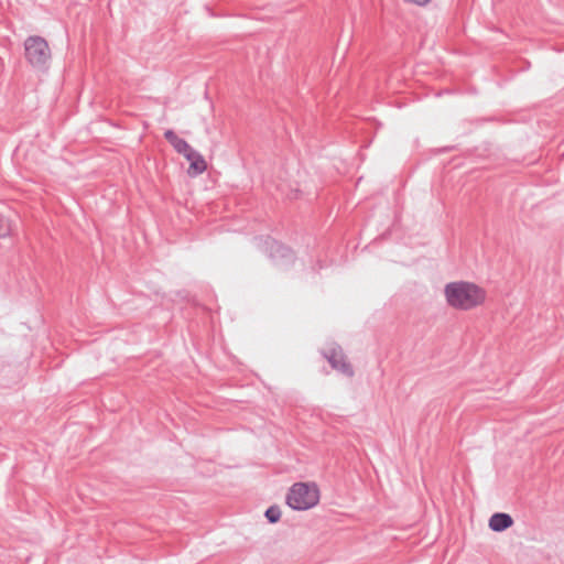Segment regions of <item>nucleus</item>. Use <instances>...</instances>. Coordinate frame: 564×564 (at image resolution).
<instances>
[{"instance_id":"nucleus-1","label":"nucleus","mask_w":564,"mask_h":564,"mask_svg":"<svg viewBox=\"0 0 564 564\" xmlns=\"http://www.w3.org/2000/svg\"><path fill=\"white\" fill-rule=\"evenodd\" d=\"M444 297L453 308L471 311L486 303L487 291L475 282L457 280L445 284Z\"/></svg>"},{"instance_id":"nucleus-2","label":"nucleus","mask_w":564,"mask_h":564,"mask_svg":"<svg viewBox=\"0 0 564 564\" xmlns=\"http://www.w3.org/2000/svg\"><path fill=\"white\" fill-rule=\"evenodd\" d=\"M319 501V490L315 484L295 482L286 494V505L297 511L315 507Z\"/></svg>"},{"instance_id":"nucleus-3","label":"nucleus","mask_w":564,"mask_h":564,"mask_svg":"<svg viewBox=\"0 0 564 564\" xmlns=\"http://www.w3.org/2000/svg\"><path fill=\"white\" fill-rule=\"evenodd\" d=\"M28 62L37 68H44L51 59V50L47 42L41 36H29L24 42Z\"/></svg>"},{"instance_id":"nucleus-4","label":"nucleus","mask_w":564,"mask_h":564,"mask_svg":"<svg viewBox=\"0 0 564 564\" xmlns=\"http://www.w3.org/2000/svg\"><path fill=\"white\" fill-rule=\"evenodd\" d=\"M319 352L328 361L332 369L347 378H352L355 376L354 367L347 359V356L339 344L335 341L328 343L326 348L321 349Z\"/></svg>"},{"instance_id":"nucleus-5","label":"nucleus","mask_w":564,"mask_h":564,"mask_svg":"<svg viewBox=\"0 0 564 564\" xmlns=\"http://www.w3.org/2000/svg\"><path fill=\"white\" fill-rule=\"evenodd\" d=\"M513 525V519L509 513L496 512L488 522V527L494 532H503Z\"/></svg>"},{"instance_id":"nucleus-6","label":"nucleus","mask_w":564,"mask_h":564,"mask_svg":"<svg viewBox=\"0 0 564 564\" xmlns=\"http://www.w3.org/2000/svg\"><path fill=\"white\" fill-rule=\"evenodd\" d=\"M164 137L174 150L184 158L188 156L194 151V149L184 139H181L173 130L165 131Z\"/></svg>"},{"instance_id":"nucleus-7","label":"nucleus","mask_w":564,"mask_h":564,"mask_svg":"<svg viewBox=\"0 0 564 564\" xmlns=\"http://www.w3.org/2000/svg\"><path fill=\"white\" fill-rule=\"evenodd\" d=\"M189 162L187 174L192 177L203 174L207 170V163L203 155L194 150L185 158Z\"/></svg>"},{"instance_id":"nucleus-8","label":"nucleus","mask_w":564,"mask_h":564,"mask_svg":"<svg viewBox=\"0 0 564 564\" xmlns=\"http://www.w3.org/2000/svg\"><path fill=\"white\" fill-rule=\"evenodd\" d=\"M264 517L269 523H276L281 518V509L278 505L270 506L265 512Z\"/></svg>"},{"instance_id":"nucleus-9","label":"nucleus","mask_w":564,"mask_h":564,"mask_svg":"<svg viewBox=\"0 0 564 564\" xmlns=\"http://www.w3.org/2000/svg\"><path fill=\"white\" fill-rule=\"evenodd\" d=\"M10 232H11L10 221L0 216V238L9 236Z\"/></svg>"},{"instance_id":"nucleus-10","label":"nucleus","mask_w":564,"mask_h":564,"mask_svg":"<svg viewBox=\"0 0 564 564\" xmlns=\"http://www.w3.org/2000/svg\"><path fill=\"white\" fill-rule=\"evenodd\" d=\"M405 2L413 3L420 7L426 6L431 0H404Z\"/></svg>"},{"instance_id":"nucleus-11","label":"nucleus","mask_w":564,"mask_h":564,"mask_svg":"<svg viewBox=\"0 0 564 564\" xmlns=\"http://www.w3.org/2000/svg\"><path fill=\"white\" fill-rule=\"evenodd\" d=\"M278 250H279V251H281V253H282L283 256H290V257H292L291 251H290L289 249H286V248L282 247V246H278Z\"/></svg>"}]
</instances>
